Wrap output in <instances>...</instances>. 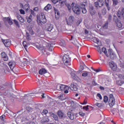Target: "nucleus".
Returning <instances> with one entry per match:
<instances>
[{
	"label": "nucleus",
	"mask_w": 124,
	"mask_h": 124,
	"mask_svg": "<svg viewBox=\"0 0 124 124\" xmlns=\"http://www.w3.org/2000/svg\"><path fill=\"white\" fill-rule=\"evenodd\" d=\"M71 6L74 14H77V15H80V13H81V10H80V8H79L78 5L76 4L74 2H73L71 4Z\"/></svg>",
	"instance_id": "3"
},
{
	"label": "nucleus",
	"mask_w": 124,
	"mask_h": 124,
	"mask_svg": "<svg viewBox=\"0 0 124 124\" xmlns=\"http://www.w3.org/2000/svg\"><path fill=\"white\" fill-rule=\"evenodd\" d=\"M47 113H48V110L46 109H44L42 112L43 115H46V114H47Z\"/></svg>",
	"instance_id": "54"
},
{
	"label": "nucleus",
	"mask_w": 124,
	"mask_h": 124,
	"mask_svg": "<svg viewBox=\"0 0 124 124\" xmlns=\"http://www.w3.org/2000/svg\"><path fill=\"white\" fill-rule=\"evenodd\" d=\"M89 10H93V6L90 5L89 6Z\"/></svg>",
	"instance_id": "62"
},
{
	"label": "nucleus",
	"mask_w": 124,
	"mask_h": 124,
	"mask_svg": "<svg viewBox=\"0 0 124 124\" xmlns=\"http://www.w3.org/2000/svg\"><path fill=\"white\" fill-rule=\"evenodd\" d=\"M112 2H113V5L114 7L117 6V5L119 3V1H118V0H112Z\"/></svg>",
	"instance_id": "36"
},
{
	"label": "nucleus",
	"mask_w": 124,
	"mask_h": 124,
	"mask_svg": "<svg viewBox=\"0 0 124 124\" xmlns=\"http://www.w3.org/2000/svg\"><path fill=\"white\" fill-rule=\"evenodd\" d=\"M50 116H51V117H52V118L53 119H54V120H55V121H58V120L59 119V118H58V116H57V115H56L53 113H51L50 114Z\"/></svg>",
	"instance_id": "31"
},
{
	"label": "nucleus",
	"mask_w": 124,
	"mask_h": 124,
	"mask_svg": "<svg viewBox=\"0 0 124 124\" xmlns=\"http://www.w3.org/2000/svg\"><path fill=\"white\" fill-rule=\"evenodd\" d=\"M17 18L21 23H24V22H25V19H24V18H23L20 15L17 16Z\"/></svg>",
	"instance_id": "26"
},
{
	"label": "nucleus",
	"mask_w": 124,
	"mask_h": 124,
	"mask_svg": "<svg viewBox=\"0 0 124 124\" xmlns=\"http://www.w3.org/2000/svg\"><path fill=\"white\" fill-rule=\"evenodd\" d=\"M108 104L110 107H113L115 105V98L113 94H109V100L108 101Z\"/></svg>",
	"instance_id": "5"
},
{
	"label": "nucleus",
	"mask_w": 124,
	"mask_h": 124,
	"mask_svg": "<svg viewBox=\"0 0 124 124\" xmlns=\"http://www.w3.org/2000/svg\"><path fill=\"white\" fill-rule=\"evenodd\" d=\"M26 39L27 40H31V36L28 33H26Z\"/></svg>",
	"instance_id": "48"
},
{
	"label": "nucleus",
	"mask_w": 124,
	"mask_h": 124,
	"mask_svg": "<svg viewBox=\"0 0 124 124\" xmlns=\"http://www.w3.org/2000/svg\"><path fill=\"white\" fill-rule=\"evenodd\" d=\"M72 88H71V90L73 91L74 92H76V91L78 90V88H77V86H76V85H72L71 86Z\"/></svg>",
	"instance_id": "34"
},
{
	"label": "nucleus",
	"mask_w": 124,
	"mask_h": 124,
	"mask_svg": "<svg viewBox=\"0 0 124 124\" xmlns=\"http://www.w3.org/2000/svg\"><path fill=\"white\" fill-rule=\"evenodd\" d=\"M19 11H20V13L21 14H23V15L25 14V11H24V10L20 9L19 10Z\"/></svg>",
	"instance_id": "59"
},
{
	"label": "nucleus",
	"mask_w": 124,
	"mask_h": 124,
	"mask_svg": "<svg viewBox=\"0 0 124 124\" xmlns=\"http://www.w3.org/2000/svg\"><path fill=\"white\" fill-rule=\"evenodd\" d=\"M91 73L88 71H84L82 74V77H91Z\"/></svg>",
	"instance_id": "18"
},
{
	"label": "nucleus",
	"mask_w": 124,
	"mask_h": 124,
	"mask_svg": "<svg viewBox=\"0 0 124 124\" xmlns=\"http://www.w3.org/2000/svg\"><path fill=\"white\" fill-rule=\"evenodd\" d=\"M117 16L119 18L121 17V16H122V17L124 19V8L122 7L120 8L117 13Z\"/></svg>",
	"instance_id": "8"
},
{
	"label": "nucleus",
	"mask_w": 124,
	"mask_h": 124,
	"mask_svg": "<svg viewBox=\"0 0 124 124\" xmlns=\"http://www.w3.org/2000/svg\"><path fill=\"white\" fill-rule=\"evenodd\" d=\"M71 75L73 79H74L75 80H78V77L77 76L76 74H75V71H74V70H72Z\"/></svg>",
	"instance_id": "16"
},
{
	"label": "nucleus",
	"mask_w": 124,
	"mask_h": 124,
	"mask_svg": "<svg viewBox=\"0 0 124 124\" xmlns=\"http://www.w3.org/2000/svg\"><path fill=\"white\" fill-rule=\"evenodd\" d=\"M37 22L39 25H40V24H45L47 22L44 13H41L40 16H37Z\"/></svg>",
	"instance_id": "1"
},
{
	"label": "nucleus",
	"mask_w": 124,
	"mask_h": 124,
	"mask_svg": "<svg viewBox=\"0 0 124 124\" xmlns=\"http://www.w3.org/2000/svg\"><path fill=\"white\" fill-rule=\"evenodd\" d=\"M8 65L11 70H13V68L15 67V62L14 61H11L8 63Z\"/></svg>",
	"instance_id": "17"
},
{
	"label": "nucleus",
	"mask_w": 124,
	"mask_h": 124,
	"mask_svg": "<svg viewBox=\"0 0 124 124\" xmlns=\"http://www.w3.org/2000/svg\"><path fill=\"white\" fill-rule=\"evenodd\" d=\"M36 47L38 49H39V50H43V48H42V46H36Z\"/></svg>",
	"instance_id": "57"
},
{
	"label": "nucleus",
	"mask_w": 124,
	"mask_h": 124,
	"mask_svg": "<svg viewBox=\"0 0 124 124\" xmlns=\"http://www.w3.org/2000/svg\"><path fill=\"white\" fill-rule=\"evenodd\" d=\"M26 109L28 112H32V108H31L30 106L26 107Z\"/></svg>",
	"instance_id": "41"
},
{
	"label": "nucleus",
	"mask_w": 124,
	"mask_h": 124,
	"mask_svg": "<svg viewBox=\"0 0 124 124\" xmlns=\"http://www.w3.org/2000/svg\"><path fill=\"white\" fill-rule=\"evenodd\" d=\"M108 52L109 54V57L111 60H115L117 58L116 54L113 52L112 49H108Z\"/></svg>",
	"instance_id": "10"
},
{
	"label": "nucleus",
	"mask_w": 124,
	"mask_h": 124,
	"mask_svg": "<svg viewBox=\"0 0 124 124\" xmlns=\"http://www.w3.org/2000/svg\"><path fill=\"white\" fill-rule=\"evenodd\" d=\"M56 89L57 91H62L64 92V93H68V90H69V87L62 85V84H58L57 85Z\"/></svg>",
	"instance_id": "2"
},
{
	"label": "nucleus",
	"mask_w": 124,
	"mask_h": 124,
	"mask_svg": "<svg viewBox=\"0 0 124 124\" xmlns=\"http://www.w3.org/2000/svg\"><path fill=\"white\" fill-rule=\"evenodd\" d=\"M116 23V26L118 27V28H119V29H120V28H122V27H123V24H122V23H121L120 21L118 20Z\"/></svg>",
	"instance_id": "35"
},
{
	"label": "nucleus",
	"mask_w": 124,
	"mask_h": 124,
	"mask_svg": "<svg viewBox=\"0 0 124 124\" xmlns=\"http://www.w3.org/2000/svg\"><path fill=\"white\" fill-rule=\"evenodd\" d=\"M58 116L59 118H63V113L61 110H59L57 112Z\"/></svg>",
	"instance_id": "30"
},
{
	"label": "nucleus",
	"mask_w": 124,
	"mask_h": 124,
	"mask_svg": "<svg viewBox=\"0 0 124 124\" xmlns=\"http://www.w3.org/2000/svg\"><path fill=\"white\" fill-rule=\"evenodd\" d=\"M95 105H96V106H97V107H100L101 106V104L96 103V104H95Z\"/></svg>",
	"instance_id": "61"
},
{
	"label": "nucleus",
	"mask_w": 124,
	"mask_h": 124,
	"mask_svg": "<svg viewBox=\"0 0 124 124\" xmlns=\"http://www.w3.org/2000/svg\"><path fill=\"white\" fill-rule=\"evenodd\" d=\"M46 72H47V70H46V69H42L40 70L39 71V73L41 75H43V74H46Z\"/></svg>",
	"instance_id": "24"
},
{
	"label": "nucleus",
	"mask_w": 124,
	"mask_h": 124,
	"mask_svg": "<svg viewBox=\"0 0 124 124\" xmlns=\"http://www.w3.org/2000/svg\"><path fill=\"white\" fill-rule=\"evenodd\" d=\"M79 115L81 116V117H84V116H85V115H86V114L82 111H80L78 113Z\"/></svg>",
	"instance_id": "51"
},
{
	"label": "nucleus",
	"mask_w": 124,
	"mask_h": 124,
	"mask_svg": "<svg viewBox=\"0 0 124 124\" xmlns=\"http://www.w3.org/2000/svg\"><path fill=\"white\" fill-rule=\"evenodd\" d=\"M62 61L64 64L66 66H68L70 65L71 63L70 62H71V59H70V57H69V55H65L62 57Z\"/></svg>",
	"instance_id": "4"
},
{
	"label": "nucleus",
	"mask_w": 124,
	"mask_h": 124,
	"mask_svg": "<svg viewBox=\"0 0 124 124\" xmlns=\"http://www.w3.org/2000/svg\"><path fill=\"white\" fill-rule=\"evenodd\" d=\"M108 21H106L105 23L103 25V28L106 30L108 28Z\"/></svg>",
	"instance_id": "38"
},
{
	"label": "nucleus",
	"mask_w": 124,
	"mask_h": 124,
	"mask_svg": "<svg viewBox=\"0 0 124 124\" xmlns=\"http://www.w3.org/2000/svg\"><path fill=\"white\" fill-rule=\"evenodd\" d=\"M93 41L95 43H97L99 46H101V43L99 41V40L97 38H93Z\"/></svg>",
	"instance_id": "25"
},
{
	"label": "nucleus",
	"mask_w": 124,
	"mask_h": 124,
	"mask_svg": "<svg viewBox=\"0 0 124 124\" xmlns=\"http://www.w3.org/2000/svg\"><path fill=\"white\" fill-rule=\"evenodd\" d=\"M2 41L5 47H9L11 45V41L10 39L2 40Z\"/></svg>",
	"instance_id": "9"
},
{
	"label": "nucleus",
	"mask_w": 124,
	"mask_h": 124,
	"mask_svg": "<svg viewBox=\"0 0 124 124\" xmlns=\"http://www.w3.org/2000/svg\"><path fill=\"white\" fill-rule=\"evenodd\" d=\"M89 12H90V14H91V15H94V14H95V13L94 12V11H93V10H89Z\"/></svg>",
	"instance_id": "53"
},
{
	"label": "nucleus",
	"mask_w": 124,
	"mask_h": 124,
	"mask_svg": "<svg viewBox=\"0 0 124 124\" xmlns=\"http://www.w3.org/2000/svg\"><path fill=\"white\" fill-rule=\"evenodd\" d=\"M65 5L68 8L69 11H71V7H72V6H71L70 4H69L68 3H66Z\"/></svg>",
	"instance_id": "37"
},
{
	"label": "nucleus",
	"mask_w": 124,
	"mask_h": 124,
	"mask_svg": "<svg viewBox=\"0 0 124 124\" xmlns=\"http://www.w3.org/2000/svg\"><path fill=\"white\" fill-rule=\"evenodd\" d=\"M67 115L69 119H70V120H74L75 116H74V114L73 113H72L70 111H69L67 112Z\"/></svg>",
	"instance_id": "19"
},
{
	"label": "nucleus",
	"mask_w": 124,
	"mask_h": 124,
	"mask_svg": "<svg viewBox=\"0 0 124 124\" xmlns=\"http://www.w3.org/2000/svg\"><path fill=\"white\" fill-rule=\"evenodd\" d=\"M71 40H72V43H73V44H74V45H75V46H78L79 45V43H78V42H77V40H76V39H75L74 38V37L73 36H71Z\"/></svg>",
	"instance_id": "14"
},
{
	"label": "nucleus",
	"mask_w": 124,
	"mask_h": 124,
	"mask_svg": "<svg viewBox=\"0 0 124 124\" xmlns=\"http://www.w3.org/2000/svg\"><path fill=\"white\" fill-rule=\"evenodd\" d=\"M6 88V86L4 85H0V90H1V91H3V90H4Z\"/></svg>",
	"instance_id": "49"
},
{
	"label": "nucleus",
	"mask_w": 124,
	"mask_h": 124,
	"mask_svg": "<svg viewBox=\"0 0 124 124\" xmlns=\"http://www.w3.org/2000/svg\"><path fill=\"white\" fill-rule=\"evenodd\" d=\"M46 28L48 31H52L53 29H54V26L50 23H47L46 25Z\"/></svg>",
	"instance_id": "12"
},
{
	"label": "nucleus",
	"mask_w": 124,
	"mask_h": 124,
	"mask_svg": "<svg viewBox=\"0 0 124 124\" xmlns=\"http://www.w3.org/2000/svg\"><path fill=\"white\" fill-rule=\"evenodd\" d=\"M3 21L5 23H6V22H8L10 26L13 25V21H12L11 18H10V17H4L3 18Z\"/></svg>",
	"instance_id": "11"
},
{
	"label": "nucleus",
	"mask_w": 124,
	"mask_h": 124,
	"mask_svg": "<svg viewBox=\"0 0 124 124\" xmlns=\"http://www.w3.org/2000/svg\"><path fill=\"white\" fill-rule=\"evenodd\" d=\"M1 56L2 58H3V60L5 61V62H7V61H8V57H7V55L5 52H2Z\"/></svg>",
	"instance_id": "20"
},
{
	"label": "nucleus",
	"mask_w": 124,
	"mask_h": 124,
	"mask_svg": "<svg viewBox=\"0 0 124 124\" xmlns=\"http://www.w3.org/2000/svg\"><path fill=\"white\" fill-rule=\"evenodd\" d=\"M109 66L111 69L113 70V71H117L118 70V66H117V64H116V63L113 61H111L109 62Z\"/></svg>",
	"instance_id": "6"
},
{
	"label": "nucleus",
	"mask_w": 124,
	"mask_h": 124,
	"mask_svg": "<svg viewBox=\"0 0 124 124\" xmlns=\"http://www.w3.org/2000/svg\"><path fill=\"white\" fill-rule=\"evenodd\" d=\"M29 32L31 34H34V32L33 31H32V29H30L29 30Z\"/></svg>",
	"instance_id": "55"
},
{
	"label": "nucleus",
	"mask_w": 124,
	"mask_h": 124,
	"mask_svg": "<svg viewBox=\"0 0 124 124\" xmlns=\"http://www.w3.org/2000/svg\"><path fill=\"white\" fill-rule=\"evenodd\" d=\"M82 13L83 14H86V13H87V9H86V8L83 7L82 8Z\"/></svg>",
	"instance_id": "47"
},
{
	"label": "nucleus",
	"mask_w": 124,
	"mask_h": 124,
	"mask_svg": "<svg viewBox=\"0 0 124 124\" xmlns=\"http://www.w3.org/2000/svg\"><path fill=\"white\" fill-rule=\"evenodd\" d=\"M95 46V47H96L97 49V51L98 52V53H99V54H101L102 52H101V49L100 48V46Z\"/></svg>",
	"instance_id": "39"
},
{
	"label": "nucleus",
	"mask_w": 124,
	"mask_h": 124,
	"mask_svg": "<svg viewBox=\"0 0 124 124\" xmlns=\"http://www.w3.org/2000/svg\"><path fill=\"white\" fill-rule=\"evenodd\" d=\"M116 84L119 85V86H122L123 84H124V81L122 80H117Z\"/></svg>",
	"instance_id": "33"
},
{
	"label": "nucleus",
	"mask_w": 124,
	"mask_h": 124,
	"mask_svg": "<svg viewBox=\"0 0 124 124\" xmlns=\"http://www.w3.org/2000/svg\"><path fill=\"white\" fill-rule=\"evenodd\" d=\"M103 3H104V1L103 0H98V1L94 2L95 7H102L103 6Z\"/></svg>",
	"instance_id": "7"
},
{
	"label": "nucleus",
	"mask_w": 124,
	"mask_h": 124,
	"mask_svg": "<svg viewBox=\"0 0 124 124\" xmlns=\"http://www.w3.org/2000/svg\"><path fill=\"white\" fill-rule=\"evenodd\" d=\"M6 113H8V114H10L11 115H13V113L12 111H11L10 110H9L8 111H6L5 112V114H6Z\"/></svg>",
	"instance_id": "58"
},
{
	"label": "nucleus",
	"mask_w": 124,
	"mask_h": 124,
	"mask_svg": "<svg viewBox=\"0 0 124 124\" xmlns=\"http://www.w3.org/2000/svg\"><path fill=\"white\" fill-rule=\"evenodd\" d=\"M102 51L104 54L107 56V57H108V55H107V50H106V48L105 47H103L102 48Z\"/></svg>",
	"instance_id": "40"
},
{
	"label": "nucleus",
	"mask_w": 124,
	"mask_h": 124,
	"mask_svg": "<svg viewBox=\"0 0 124 124\" xmlns=\"http://www.w3.org/2000/svg\"><path fill=\"white\" fill-rule=\"evenodd\" d=\"M0 119L1 120V121H2V122H5V115H2L0 117Z\"/></svg>",
	"instance_id": "43"
},
{
	"label": "nucleus",
	"mask_w": 124,
	"mask_h": 124,
	"mask_svg": "<svg viewBox=\"0 0 124 124\" xmlns=\"http://www.w3.org/2000/svg\"><path fill=\"white\" fill-rule=\"evenodd\" d=\"M104 102L107 103L108 102V97L107 96H105L104 97Z\"/></svg>",
	"instance_id": "46"
},
{
	"label": "nucleus",
	"mask_w": 124,
	"mask_h": 124,
	"mask_svg": "<svg viewBox=\"0 0 124 124\" xmlns=\"http://www.w3.org/2000/svg\"><path fill=\"white\" fill-rule=\"evenodd\" d=\"M48 51H53V46L50 44H47L46 46Z\"/></svg>",
	"instance_id": "32"
},
{
	"label": "nucleus",
	"mask_w": 124,
	"mask_h": 124,
	"mask_svg": "<svg viewBox=\"0 0 124 124\" xmlns=\"http://www.w3.org/2000/svg\"><path fill=\"white\" fill-rule=\"evenodd\" d=\"M74 21V16H71L69 17L68 18V22L70 24H71L73 23V21Z\"/></svg>",
	"instance_id": "27"
},
{
	"label": "nucleus",
	"mask_w": 124,
	"mask_h": 124,
	"mask_svg": "<svg viewBox=\"0 0 124 124\" xmlns=\"http://www.w3.org/2000/svg\"><path fill=\"white\" fill-rule=\"evenodd\" d=\"M4 95H6L7 97H15V96H16V95L10 93L8 91H6V92L4 93Z\"/></svg>",
	"instance_id": "15"
},
{
	"label": "nucleus",
	"mask_w": 124,
	"mask_h": 124,
	"mask_svg": "<svg viewBox=\"0 0 124 124\" xmlns=\"http://www.w3.org/2000/svg\"><path fill=\"white\" fill-rule=\"evenodd\" d=\"M113 21L115 22V23H116L117 22H118V21H119L118 20V17H117L116 16H113Z\"/></svg>",
	"instance_id": "50"
},
{
	"label": "nucleus",
	"mask_w": 124,
	"mask_h": 124,
	"mask_svg": "<svg viewBox=\"0 0 124 124\" xmlns=\"http://www.w3.org/2000/svg\"><path fill=\"white\" fill-rule=\"evenodd\" d=\"M27 124H35V123L33 122H30L28 123Z\"/></svg>",
	"instance_id": "64"
},
{
	"label": "nucleus",
	"mask_w": 124,
	"mask_h": 124,
	"mask_svg": "<svg viewBox=\"0 0 124 124\" xmlns=\"http://www.w3.org/2000/svg\"><path fill=\"white\" fill-rule=\"evenodd\" d=\"M13 21L15 23V25H16V27H20V25H19V23L18 22V21L16 20V19H14Z\"/></svg>",
	"instance_id": "44"
},
{
	"label": "nucleus",
	"mask_w": 124,
	"mask_h": 124,
	"mask_svg": "<svg viewBox=\"0 0 124 124\" xmlns=\"http://www.w3.org/2000/svg\"><path fill=\"white\" fill-rule=\"evenodd\" d=\"M102 14H103V15H105V14H106L107 11H106V8H104L102 10Z\"/></svg>",
	"instance_id": "52"
},
{
	"label": "nucleus",
	"mask_w": 124,
	"mask_h": 124,
	"mask_svg": "<svg viewBox=\"0 0 124 124\" xmlns=\"http://www.w3.org/2000/svg\"><path fill=\"white\" fill-rule=\"evenodd\" d=\"M52 2H53V3H57V2H58V0H51Z\"/></svg>",
	"instance_id": "63"
},
{
	"label": "nucleus",
	"mask_w": 124,
	"mask_h": 124,
	"mask_svg": "<svg viewBox=\"0 0 124 124\" xmlns=\"http://www.w3.org/2000/svg\"><path fill=\"white\" fill-rule=\"evenodd\" d=\"M85 66H86V65L85 64H83L82 65H80V67H79V70H80V71H83V70L85 68Z\"/></svg>",
	"instance_id": "45"
},
{
	"label": "nucleus",
	"mask_w": 124,
	"mask_h": 124,
	"mask_svg": "<svg viewBox=\"0 0 124 124\" xmlns=\"http://www.w3.org/2000/svg\"><path fill=\"white\" fill-rule=\"evenodd\" d=\"M34 95V93H30L27 94H25L24 96V98H27V97H33Z\"/></svg>",
	"instance_id": "23"
},
{
	"label": "nucleus",
	"mask_w": 124,
	"mask_h": 124,
	"mask_svg": "<svg viewBox=\"0 0 124 124\" xmlns=\"http://www.w3.org/2000/svg\"><path fill=\"white\" fill-rule=\"evenodd\" d=\"M54 10L55 14V18L56 19H59V17H60V12H59V11L56 8H54Z\"/></svg>",
	"instance_id": "21"
},
{
	"label": "nucleus",
	"mask_w": 124,
	"mask_h": 124,
	"mask_svg": "<svg viewBox=\"0 0 124 124\" xmlns=\"http://www.w3.org/2000/svg\"><path fill=\"white\" fill-rule=\"evenodd\" d=\"M98 97H99V98L100 99H102V96H101V94H100V93H98L97 94Z\"/></svg>",
	"instance_id": "60"
},
{
	"label": "nucleus",
	"mask_w": 124,
	"mask_h": 124,
	"mask_svg": "<svg viewBox=\"0 0 124 124\" xmlns=\"http://www.w3.org/2000/svg\"><path fill=\"white\" fill-rule=\"evenodd\" d=\"M105 3L106 5H109V0H105Z\"/></svg>",
	"instance_id": "56"
},
{
	"label": "nucleus",
	"mask_w": 124,
	"mask_h": 124,
	"mask_svg": "<svg viewBox=\"0 0 124 124\" xmlns=\"http://www.w3.org/2000/svg\"><path fill=\"white\" fill-rule=\"evenodd\" d=\"M28 23H31L32 21V16L30 15L29 16L26 17Z\"/></svg>",
	"instance_id": "29"
},
{
	"label": "nucleus",
	"mask_w": 124,
	"mask_h": 124,
	"mask_svg": "<svg viewBox=\"0 0 124 124\" xmlns=\"http://www.w3.org/2000/svg\"><path fill=\"white\" fill-rule=\"evenodd\" d=\"M23 46L26 51H28V46H30V44L29 43H27L26 41H24L23 42Z\"/></svg>",
	"instance_id": "22"
},
{
	"label": "nucleus",
	"mask_w": 124,
	"mask_h": 124,
	"mask_svg": "<svg viewBox=\"0 0 124 124\" xmlns=\"http://www.w3.org/2000/svg\"><path fill=\"white\" fill-rule=\"evenodd\" d=\"M52 8V6L48 4L45 8L44 9L46 10V11H48V10H50Z\"/></svg>",
	"instance_id": "28"
},
{
	"label": "nucleus",
	"mask_w": 124,
	"mask_h": 124,
	"mask_svg": "<svg viewBox=\"0 0 124 124\" xmlns=\"http://www.w3.org/2000/svg\"><path fill=\"white\" fill-rule=\"evenodd\" d=\"M117 76L119 79H121V80H124V76L122 74H118L117 75Z\"/></svg>",
	"instance_id": "42"
},
{
	"label": "nucleus",
	"mask_w": 124,
	"mask_h": 124,
	"mask_svg": "<svg viewBox=\"0 0 124 124\" xmlns=\"http://www.w3.org/2000/svg\"><path fill=\"white\" fill-rule=\"evenodd\" d=\"M49 121L50 120H49V118H48V117H44L41 120V123L42 124H47V123H49Z\"/></svg>",
	"instance_id": "13"
}]
</instances>
